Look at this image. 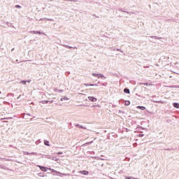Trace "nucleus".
Here are the masks:
<instances>
[{
	"label": "nucleus",
	"mask_w": 179,
	"mask_h": 179,
	"mask_svg": "<svg viewBox=\"0 0 179 179\" xmlns=\"http://www.w3.org/2000/svg\"><path fill=\"white\" fill-rule=\"evenodd\" d=\"M49 170H50V171H52V173H56V174H59V177H62V176H71L69 173H62L61 172H58L54 169H49Z\"/></svg>",
	"instance_id": "f257e3e1"
},
{
	"label": "nucleus",
	"mask_w": 179,
	"mask_h": 179,
	"mask_svg": "<svg viewBox=\"0 0 179 179\" xmlns=\"http://www.w3.org/2000/svg\"><path fill=\"white\" fill-rule=\"evenodd\" d=\"M88 99H89L90 101H92V102H96V101H97V99H96V98L94 97V96H88Z\"/></svg>",
	"instance_id": "f03ea898"
},
{
	"label": "nucleus",
	"mask_w": 179,
	"mask_h": 179,
	"mask_svg": "<svg viewBox=\"0 0 179 179\" xmlns=\"http://www.w3.org/2000/svg\"><path fill=\"white\" fill-rule=\"evenodd\" d=\"M78 173L80 174H83L84 176H87L89 174V171H80Z\"/></svg>",
	"instance_id": "7ed1b4c3"
},
{
	"label": "nucleus",
	"mask_w": 179,
	"mask_h": 179,
	"mask_svg": "<svg viewBox=\"0 0 179 179\" xmlns=\"http://www.w3.org/2000/svg\"><path fill=\"white\" fill-rule=\"evenodd\" d=\"M38 167H39L42 170V171H47L46 168L44 166H38Z\"/></svg>",
	"instance_id": "20e7f679"
},
{
	"label": "nucleus",
	"mask_w": 179,
	"mask_h": 179,
	"mask_svg": "<svg viewBox=\"0 0 179 179\" xmlns=\"http://www.w3.org/2000/svg\"><path fill=\"white\" fill-rule=\"evenodd\" d=\"M99 75L100 74H97L96 73H92V76H95V77L98 78V79H100V76Z\"/></svg>",
	"instance_id": "39448f33"
},
{
	"label": "nucleus",
	"mask_w": 179,
	"mask_h": 179,
	"mask_svg": "<svg viewBox=\"0 0 179 179\" xmlns=\"http://www.w3.org/2000/svg\"><path fill=\"white\" fill-rule=\"evenodd\" d=\"M136 108H139L140 110H146V107L145 106H137Z\"/></svg>",
	"instance_id": "423d86ee"
},
{
	"label": "nucleus",
	"mask_w": 179,
	"mask_h": 179,
	"mask_svg": "<svg viewBox=\"0 0 179 179\" xmlns=\"http://www.w3.org/2000/svg\"><path fill=\"white\" fill-rule=\"evenodd\" d=\"M31 33H34V34H41L40 31H31Z\"/></svg>",
	"instance_id": "0eeeda50"
},
{
	"label": "nucleus",
	"mask_w": 179,
	"mask_h": 179,
	"mask_svg": "<svg viewBox=\"0 0 179 179\" xmlns=\"http://www.w3.org/2000/svg\"><path fill=\"white\" fill-rule=\"evenodd\" d=\"M64 100H69V99L66 96H64L63 98H61V99H60L61 101H64Z\"/></svg>",
	"instance_id": "6e6552de"
},
{
	"label": "nucleus",
	"mask_w": 179,
	"mask_h": 179,
	"mask_svg": "<svg viewBox=\"0 0 179 179\" xmlns=\"http://www.w3.org/2000/svg\"><path fill=\"white\" fill-rule=\"evenodd\" d=\"M173 107H175V108H179V103H173Z\"/></svg>",
	"instance_id": "1a4fd4ad"
},
{
	"label": "nucleus",
	"mask_w": 179,
	"mask_h": 179,
	"mask_svg": "<svg viewBox=\"0 0 179 179\" xmlns=\"http://www.w3.org/2000/svg\"><path fill=\"white\" fill-rule=\"evenodd\" d=\"M76 127H78V128H80V129H86V128L83 127V126L80 124H76Z\"/></svg>",
	"instance_id": "9d476101"
},
{
	"label": "nucleus",
	"mask_w": 179,
	"mask_h": 179,
	"mask_svg": "<svg viewBox=\"0 0 179 179\" xmlns=\"http://www.w3.org/2000/svg\"><path fill=\"white\" fill-rule=\"evenodd\" d=\"M55 92H59V93H62V92H64V90L55 89Z\"/></svg>",
	"instance_id": "9b49d317"
},
{
	"label": "nucleus",
	"mask_w": 179,
	"mask_h": 179,
	"mask_svg": "<svg viewBox=\"0 0 179 179\" xmlns=\"http://www.w3.org/2000/svg\"><path fill=\"white\" fill-rule=\"evenodd\" d=\"M124 93H127V94H129V89L125 88L124 90Z\"/></svg>",
	"instance_id": "f8f14e48"
},
{
	"label": "nucleus",
	"mask_w": 179,
	"mask_h": 179,
	"mask_svg": "<svg viewBox=\"0 0 179 179\" xmlns=\"http://www.w3.org/2000/svg\"><path fill=\"white\" fill-rule=\"evenodd\" d=\"M38 177H44V173H38Z\"/></svg>",
	"instance_id": "ddd939ff"
},
{
	"label": "nucleus",
	"mask_w": 179,
	"mask_h": 179,
	"mask_svg": "<svg viewBox=\"0 0 179 179\" xmlns=\"http://www.w3.org/2000/svg\"><path fill=\"white\" fill-rule=\"evenodd\" d=\"M129 104H131V102H129V101H125L124 105H126V106H129Z\"/></svg>",
	"instance_id": "4468645a"
},
{
	"label": "nucleus",
	"mask_w": 179,
	"mask_h": 179,
	"mask_svg": "<svg viewBox=\"0 0 179 179\" xmlns=\"http://www.w3.org/2000/svg\"><path fill=\"white\" fill-rule=\"evenodd\" d=\"M29 155L33 156H37V152H30Z\"/></svg>",
	"instance_id": "2eb2a0df"
},
{
	"label": "nucleus",
	"mask_w": 179,
	"mask_h": 179,
	"mask_svg": "<svg viewBox=\"0 0 179 179\" xmlns=\"http://www.w3.org/2000/svg\"><path fill=\"white\" fill-rule=\"evenodd\" d=\"M99 78H103V79H106V76H104V75L103 74H99Z\"/></svg>",
	"instance_id": "dca6fc26"
},
{
	"label": "nucleus",
	"mask_w": 179,
	"mask_h": 179,
	"mask_svg": "<svg viewBox=\"0 0 179 179\" xmlns=\"http://www.w3.org/2000/svg\"><path fill=\"white\" fill-rule=\"evenodd\" d=\"M23 155H30V152L24 151Z\"/></svg>",
	"instance_id": "f3484780"
},
{
	"label": "nucleus",
	"mask_w": 179,
	"mask_h": 179,
	"mask_svg": "<svg viewBox=\"0 0 179 179\" xmlns=\"http://www.w3.org/2000/svg\"><path fill=\"white\" fill-rule=\"evenodd\" d=\"M41 103L43 104H47V103H48V101H41Z\"/></svg>",
	"instance_id": "a211bd4d"
},
{
	"label": "nucleus",
	"mask_w": 179,
	"mask_h": 179,
	"mask_svg": "<svg viewBox=\"0 0 179 179\" xmlns=\"http://www.w3.org/2000/svg\"><path fill=\"white\" fill-rule=\"evenodd\" d=\"M48 141H45V142H44V143H45V145H46V146H50V144H48Z\"/></svg>",
	"instance_id": "6ab92c4d"
},
{
	"label": "nucleus",
	"mask_w": 179,
	"mask_h": 179,
	"mask_svg": "<svg viewBox=\"0 0 179 179\" xmlns=\"http://www.w3.org/2000/svg\"><path fill=\"white\" fill-rule=\"evenodd\" d=\"M139 85H144V86H148V83H139Z\"/></svg>",
	"instance_id": "aec40b11"
},
{
	"label": "nucleus",
	"mask_w": 179,
	"mask_h": 179,
	"mask_svg": "<svg viewBox=\"0 0 179 179\" xmlns=\"http://www.w3.org/2000/svg\"><path fill=\"white\" fill-rule=\"evenodd\" d=\"M20 83H22V85H26V81L22 80V81L20 82Z\"/></svg>",
	"instance_id": "412c9836"
},
{
	"label": "nucleus",
	"mask_w": 179,
	"mask_h": 179,
	"mask_svg": "<svg viewBox=\"0 0 179 179\" xmlns=\"http://www.w3.org/2000/svg\"><path fill=\"white\" fill-rule=\"evenodd\" d=\"M90 86H97V84H89Z\"/></svg>",
	"instance_id": "4be33fe9"
},
{
	"label": "nucleus",
	"mask_w": 179,
	"mask_h": 179,
	"mask_svg": "<svg viewBox=\"0 0 179 179\" xmlns=\"http://www.w3.org/2000/svg\"><path fill=\"white\" fill-rule=\"evenodd\" d=\"M125 178H126V179H132V177L126 176Z\"/></svg>",
	"instance_id": "5701e85b"
},
{
	"label": "nucleus",
	"mask_w": 179,
	"mask_h": 179,
	"mask_svg": "<svg viewBox=\"0 0 179 179\" xmlns=\"http://www.w3.org/2000/svg\"><path fill=\"white\" fill-rule=\"evenodd\" d=\"M64 47H66V48H72V47L68 46V45H64Z\"/></svg>",
	"instance_id": "b1692460"
},
{
	"label": "nucleus",
	"mask_w": 179,
	"mask_h": 179,
	"mask_svg": "<svg viewBox=\"0 0 179 179\" xmlns=\"http://www.w3.org/2000/svg\"><path fill=\"white\" fill-rule=\"evenodd\" d=\"M138 136H139L140 138H142V136H144V134H140V135H138Z\"/></svg>",
	"instance_id": "393cba45"
},
{
	"label": "nucleus",
	"mask_w": 179,
	"mask_h": 179,
	"mask_svg": "<svg viewBox=\"0 0 179 179\" xmlns=\"http://www.w3.org/2000/svg\"><path fill=\"white\" fill-rule=\"evenodd\" d=\"M16 8H18L20 9V6L17 5V6H16Z\"/></svg>",
	"instance_id": "a878e982"
},
{
	"label": "nucleus",
	"mask_w": 179,
	"mask_h": 179,
	"mask_svg": "<svg viewBox=\"0 0 179 179\" xmlns=\"http://www.w3.org/2000/svg\"><path fill=\"white\" fill-rule=\"evenodd\" d=\"M48 20H50V22H52V20H52V19H48Z\"/></svg>",
	"instance_id": "bb28decb"
},
{
	"label": "nucleus",
	"mask_w": 179,
	"mask_h": 179,
	"mask_svg": "<svg viewBox=\"0 0 179 179\" xmlns=\"http://www.w3.org/2000/svg\"><path fill=\"white\" fill-rule=\"evenodd\" d=\"M152 38H157V36H152Z\"/></svg>",
	"instance_id": "cd10ccee"
},
{
	"label": "nucleus",
	"mask_w": 179,
	"mask_h": 179,
	"mask_svg": "<svg viewBox=\"0 0 179 179\" xmlns=\"http://www.w3.org/2000/svg\"><path fill=\"white\" fill-rule=\"evenodd\" d=\"M84 86H90L89 84H84Z\"/></svg>",
	"instance_id": "c85d7f7f"
},
{
	"label": "nucleus",
	"mask_w": 179,
	"mask_h": 179,
	"mask_svg": "<svg viewBox=\"0 0 179 179\" xmlns=\"http://www.w3.org/2000/svg\"><path fill=\"white\" fill-rule=\"evenodd\" d=\"M117 51H120V52H122V51H121L120 49H117Z\"/></svg>",
	"instance_id": "c756f323"
},
{
	"label": "nucleus",
	"mask_w": 179,
	"mask_h": 179,
	"mask_svg": "<svg viewBox=\"0 0 179 179\" xmlns=\"http://www.w3.org/2000/svg\"><path fill=\"white\" fill-rule=\"evenodd\" d=\"M155 103H162V101H155Z\"/></svg>",
	"instance_id": "7c9ffc66"
},
{
	"label": "nucleus",
	"mask_w": 179,
	"mask_h": 179,
	"mask_svg": "<svg viewBox=\"0 0 179 179\" xmlns=\"http://www.w3.org/2000/svg\"><path fill=\"white\" fill-rule=\"evenodd\" d=\"M90 143H85V145H90Z\"/></svg>",
	"instance_id": "2f4dec72"
},
{
	"label": "nucleus",
	"mask_w": 179,
	"mask_h": 179,
	"mask_svg": "<svg viewBox=\"0 0 179 179\" xmlns=\"http://www.w3.org/2000/svg\"><path fill=\"white\" fill-rule=\"evenodd\" d=\"M57 155H62V152H57Z\"/></svg>",
	"instance_id": "473e14b6"
},
{
	"label": "nucleus",
	"mask_w": 179,
	"mask_h": 179,
	"mask_svg": "<svg viewBox=\"0 0 179 179\" xmlns=\"http://www.w3.org/2000/svg\"><path fill=\"white\" fill-rule=\"evenodd\" d=\"M28 82V83H30V81H27Z\"/></svg>",
	"instance_id": "72a5a7b5"
},
{
	"label": "nucleus",
	"mask_w": 179,
	"mask_h": 179,
	"mask_svg": "<svg viewBox=\"0 0 179 179\" xmlns=\"http://www.w3.org/2000/svg\"><path fill=\"white\" fill-rule=\"evenodd\" d=\"M0 94H1V92H0Z\"/></svg>",
	"instance_id": "f704fd0d"
}]
</instances>
